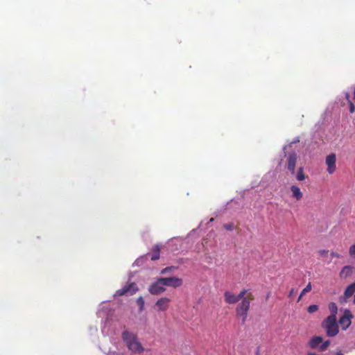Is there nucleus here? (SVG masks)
<instances>
[{
    "mask_svg": "<svg viewBox=\"0 0 355 355\" xmlns=\"http://www.w3.org/2000/svg\"><path fill=\"white\" fill-rule=\"evenodd\" d=\"M137 304L139 306V311H142L144 309V300L143 297L140 296L137 299Z\"/></svg>",
    "mask_w": 355,
    "mask_h": 355,
    "instance_id": "obj_21",
    "label": "nucleus"
},
{
    "mask_svg": "<svg viewBox=\"0 0 355 355\" xmlns=\"http://www.w3.org/2000/svg\"><path fill=\"white\" fill-rule=\"evenodd\" d=\"M139 288L135 282L125 285L122 288L117 290L114 296L132 295L138 291Z\"/></svg>",
    "mask_w": 355,
    "mask_h": 355,
    "instance_id": "obj_4",
    "label": "nucleus"
},
{
    "mask_svg": "<svg viewBox=\"0 0 355 355\" xmlns=\"http://www.w3.org/2000/svg\"><path fill=\"white\" fill-rule=\"evenodd\" d=\"M330 343L331 342L329 340L322 343V345L319 347L320 350V351L326 350L328 348V347L329 346Z\"/></svg>",
    "mask_w": 355,
    "mask_h": 355,
    "instance_id": "obj_24",
    "label": "nucleus"
},
{
    "mask_svg": "<svg viewBox=\"0 0 355 355\" xmlns=\"http://www.w3.org/2000/svg\"><path fill=\"white\" fill-rule=\"evenodd\" d=\"M322 327L325 330L327 336L334 337L339 332V327L336 318L328 316L321 324Z\"/></svg>",
    "mask_w": 355,
    "mask_h": 355,
    "instance_id": "obj_2",
    "label": "nucleus"
},
{
    "mask_svg": "<svg viewBox=\"0 0 355 355\" xmlns=\"http://www.w3.org/2000/svg\"><path fill=\"white\" fill-rule=\"evenodd\" d=\"M288 169L291 172L292 174L295 173V165L297 162V155L295 153H291L288 156Z\"/></svg>",
    "mask_w": 355,
    "mask_h": 355,
    "instance_id": "obj_11",
    "label": "nucleus"
},
{
    "mask_svg": "<svg viewBox=\"0 0 355 355\" xmlns=\"http://www.w3.org/2000/svg\"><path fill=\"white\" fill-rule=\"evenodd\" d=\"M164 286L173 288H178L182 285V279L176 277H161Z\"/></svg>",
    "mask_w": 355,
    "mask_h": 355,
    "instance_id": "obj_6",
    "label": "nucleus"
},
{
    "mask_svg": "<svg viewBox=\"0 0 355 355\" xmlns=\"http://www.w3.org/2000/svg\"><path fill=\"white\" fill-rule=\"evenodd\" d=\"M307 355H317V354L315 353H309Z\"/></svg>",
    "mask_w": 355,
    "mask_h": 355,
    "instance_id": "obj_34",
    "label": "nucleus"
},
{
    "mask_svg": "<svg viewBox=\"0 0 355 355\" xmlns=\"http://www.w3.org/2000/svg\"><path fill=\"white\" fill-rule=\"evenodd\" d=\"M296 178L299 181H302L305 179V175L303 171V168L300 167L296 174Z\"/></svg>",
    "mask_w": 355,
    "mask_h": 355,
    "instance_id": "obj_20",
    "label": "nucleus"
},
{
    "mask_svg": "<svg viewBox=\"0 0 355 355\" xmlns=\"http://www.w3.org/2000/svg\"><path fill=\"white\" fill-rule=\"evenodd\" d=\"M329 309L331 312V315L329 316H334L336 318V314L338 311V306L335 302H330L329 304Z\"/></svg>",
    "mask_w": 355,
    "mask_h": 355,
    "instance_id": "obj_18",
    "label": "nucleus"
},
{
    "mask_svg": "<svg viewBox=\"0 0 355 355\" xmlns=\"http://www.w3.org/2000/svg\"><path fill=\"white\" fill-rule=\"evenodd\" d=\"M271 295V292H268L266 295V300H268Z\"/></svg>",
    "mask_w": 355,
    "mask_h": 355,
    "instance_id": "obj_31",
    "label": "nucleus"
},
{
    "mask_svg": "<svg viewBox=\"0 0 355 355\" xmlns=\"http://www.w3.org/2000/svg\"><path fill=\"white\" fill-rule=\"evenodd\" d=\"M171 269V268L166 267V268H164V269H162V270H161V274H162V275H164V274H165L166 272L169 271Z\"/></svg>",
    "mask_w": 355,
    "mask_h": 355,
    "instance_id": "obj_28",
    "label": "nucleus"
},
{
    "mask_svg": "<svg viewBox=\"0 0 355 355\" xmlns=\"http://www.w3.org/2000/svg\"><path fill=\"white\" fill-rule=\"evenodd\" d=\"M248 292V289H242L239 295L233 293L232 291H227L224 293V300L226 304H234L237 303L241 297L245 295Z\"/></svg>",
    "mask_w": 355,
    "mask_h": 355,
    "instance_id": "obj_3",
    "label": "nucleus"
},
{
    "mask_svg": "<svg viewBox=\"0 0 355 355\" xmlns=\"http://www.w3.org/2000/svg\"><path fill=\"white\" fill-rule=\"evenodd\" d=\"M355 293V282L347 286L344 292V298H350Z\"/></svg>",
    "mask_w": 355,
    "mask_h": 355,
    "instance_id": "obj_14",
    "label": "nucleus"
},
{
    "mask_svg": "<svg viewBox=\"0 0 355 355\" xmlns=\"http://www.w3.org/2000/svg\"><path fill=\"white\" fill-rule=\"evenodd\" d=\"M291 190L293 193V197L296 198L297 200H300L302 198V193L301 192L300 188L297 186H291Z\"/></svg>",
    "mask_w": 355,
    "mask_h": 355,
    "instance_id": "obj_17",
    "label": "nucleus"
},
{
    "mask_svg": "<svg viewBox=\"0 0 355 355\" xmlns=\"http://www.w3.org/2000/svg\"><path fill=\"white\" fill-rule=\"evenodd\" d=\"M160 257V248L158 245L153 246L151 250L150 259L152 261H156L159 259Z\"/></svg>",
    "mask_w": 355,
    "mask_h": 355,
    "instance_id": "obj_16",
    "label": "nucleus"
},
{
    "mask_svg": "<svg viewBox=\"0 0 355 355\" xmlns=\"http://www.w3.org/2000/svg\"><path fill=\"white\" fill-rule=\"evenodd\" d=\"M311 289H312L311 284V282H309V284L306 286V287L302 291L301 296H303L306 293L310 292L311 291Z\"/></svg>",
    "mask_w": 355,
    "mask_h": 355,
    "instance_id": "obj_23",
    "label": "nucleus"
},
{
    "mask_svg": "<svg viewBox=\"0 0 355 355\" xmlns=\"http://www.w3.org/2000/svg\"><path fill=\"white\" fill-rule=\"evenodd\" d=\"M148 292L154 295H158L163 293L166 291L165 286H164L162 278H157L156 281L152 283L148 288Z\"/></svg>",
    "mask_w": 355,
    "mask_h": 355,
    "instance_id": "obj_5",
    "label": "nucleus"
},
{
    "mask_svg": "<svg viewBox=\"0 0 355 355\" xmlns=\"http://www.w3.org/2000/svg\"><path fill=\"white\" fill-rule=\"evenodd\" d=\"M170 302V298L162 297L157 300L155 308L157 311H166L169 308Z\"/></svg>",
    "mask_w": 355,
    "mask_h": 355,
    "instance_id": "obj_7",
    "label": "nucleus"
},
{
    "mask_svg": "<svg viewBox=\"0 0 355 355\" xmlns=\"http://www.w3.org/2000/svg\"><path fill=\"white\" fill-rule=\"evenodd\" d=\"M354 272V268L351 266H344L340 272L339 276L341 279H345L352 275Z\"/></svg>",
    "mask_w": 355,
    "mask_h": 355,
    "instance_id": "obj_13",
    "label": "nucleus"
},
{
    "mask_svg": "<svg viewBox=\"0 0 355 355\" xmlns=\"http://www.w3.org/2000/svg\"><path fill=\"white\" fill-rule=\"evenodd\" d=\"M128 349L135 354H141L144 351V348L138 338L130 344Z\"/></svg>",
    "mask_w": 355,
    "mask_h": 355,
    "instance_id": "obj_12",
    "label": "nucleus"
},
{
    "mask_svg": "<svg viewBox=\"0 0 355 355\" xmlns=\"http://www.w3.org/2000/svg\"><path fill=\"white\" fill-rule=\"evenodd\" d=\"M241 302L236 308V313L238 317L242 318V322L245 323L248 317V313L250 309V303L254 300L253 293L248 290L247 293L241 297Z\"/></svg>",
    "mask_w": 355,
    "mask_h": 355,
    "instance_id": "obj_1",
    "label": "nucleus"
},
{
    "mask_svg": "<svg viewBox=\"0 0 355 355\" xmlns=\"http://www.w3.org/2000/svg\"><path fill=\"white\" fill-rule=\"evenodd\" d=\"M349 254L351 255H355V244L350 247V248H349Z\"/></svg>",
    "mask_w": 355,
    "mask_h": 355,
    "instance_id": "obj_27",
    "label": "nucleus"
},
{
    "mask_svg": "<svg viewBox=\"0 0 355 355\" xmlns=\"http://www.w3.org/2000/svg\"><path fill=\"white\" fill-rule=\"evenodd\" d=\"M345 96V98L347 101L348 104L349 105V112L351 113L354 112H355V105L352 102V101L349 99V93L346 92Z\"/></svg>",
    "mask_w": 355,
    "mask_h": 355,
    "instance_id": "obj_19",
    "label": "nucleus"
},
{
    "mask_svg": "<svg viewBox=\"0 0 355 355\" xmlns=\"http://www.w3.org/2000/svg\"><path fill=\"white\" fill-rule=\"evenodd\" d=\"M354 100L355 101V87H354Z\"/></svg>",
    "mask_w": 355,
    "mask_h": 355,
    "instance_id": "obj_35",
    "label": "nucleus"
},
{
    "mask_svg": "<svg viewBox=\"0 0 355 355\" xmlns=\"http://www.w3.org/2000/svg\"><path fill=\"white\" fill-rule=\"evenodd\" d=\"M121 337L125 343L127 347H128L130 345V344H132L134 341H135L137 339L136 334L128 331H123Z\"/></svg>",
    "mask_w": 355,
    "mask_h": 355,
    "instance_id": "obj_10",
    "label": "nucleus"
},
{
    "mask_svg": "<svg viewBox=\"0 0 355 355\" xmlns=\"http://www.w3.org/2000/svg\"><path fill=\"white\" fill-rule=\"evenodd\" d=\"M295 293V291L293 288H292L290 292H289V294H288V297H291Z\"/></svg>",
    "mask_w": 355,
    "mask_h": 355,
    "instance_id": "obj_30",
    "label": "nucleus"
},
{
    "mask_svg": "<svg viewBox=\"0 0 355 355\" xmlns=\"http://www.w3.org/2000/svg\"><path fill=\"white\" fill-rule=\"evenodd\" d=\"M336 154L331 153L326 157L325 163L327 165V171L329 174H332L336 171Z\"/></svg>",
    "mask_w": 355,
    "mask_h": 355,
    "instance_id": "obj_8",
    "label": "nucleus"
},
{
    "mask_svg": "<svg viewBox=\"0 0 355 355\" xmlns=\"http://www.w3.org/2000/svg\"><path fill=\"white\" fill-rule=\"evenodd\" d=\"M322 338L320 336H313L309 341V345L311 349H315L322 343Z\"/></svg>",
    "mask_w": 355,
    "mask_h": 355,
    "instance_id": "obj_15",
    "label": "nucleus"
},
{
    "mask_svg": "<svg viewBox=\"0 0 355 355\" xmlns=\"http://www.w3.org/2000/svg\"><path fill=\"white\" fill-rule=\"evenodd\" d=\"M209 222H210V223L214 222V219L213 218H211L209 219Z\"/></svg>",
    "mask_w": 355,
    "mask_h": 355,
    "instance_id": "obj_33",
    "label": "nucleus"
},
{
    "mask_svg": "<svg viewBox=\"0 0 355 355\" xmlns=\"http://www.w3.org/2000/svg\"><path fill=\"white\" fill-rule=\"evenodd\" d=\"M224 229H225L227 231H232L234 229H236V227L234 225V223H225L223 225Z\"/></svg>",
    "mask_w": 355,
    "mask_h": 355,
    "instance_id": "obj_25",
    "label": "nucleus"
},
{
    "mask_svg": "<svg viewBox=\"0 0 355 355\" xmlns=\"http://www.w3.org/2000/svg\"><path fill=\"white\" fill-rule=\"evenodd\" d=\"M331 255L333 257H337V258H340V255L338 254V253L336 252H332L331 253Z\"/></svg>",
    "mask_w": 355,
    "mask_h": 355,
    "instance_id": "obj_29",
    "label": "nucleus"
},
{
    "mask_svg": "<svg viewBox=\"0 0 355 355\" xmlns=\"http://www.w3.org/2000/svg\"><path fill=\"white\" fill-rule=\"evenodd\" d=\"M329 251L326 250H320L318 251L319 254L321 257H325L328 254Z\"/></svg>",
    "mask_w": 355,
    "mask_h": 355,
    "instance_id": "obj_26",
    "label": "nucleus"
},
{
    "mask_svg": "<svg viewBox=\"0 0 355 355\" xmlns=\"http://www.w3.org/2000/svg\"><path fill=\"white\" fill-rule=\"evenodd\" d=\"M352 318V315L350 313V311L349 310H346L344 315L339 320V324L343 330L347 329V328H348L351 324Z\"/></svg>",
    "mask_w": 355,
    "mask_h": 355,
    "instance_id": "obj_9",
    "label": "nucleus"
},
{
    "mask_svg": "<svg viewBox=\"0 0 355 355\" xmlns=\"http://www.w3.org/2000/svg\"><path fill=\"white\" fill-rule=\"evenodd\" d=\"M303 296H301V294L300 295L297 302H300Z\"/></svg>",
    "mask_w": 355,
    "mask_h": 355,
    "instance_id": "obj_32",
    "label": "nucleus"
},
{
    "mask_svg": "<svg viewBox=\"0 0 355 355\" xmlns=\"http://www.w3.org/2000/svg\"><path fill=\"white\" fill-rule=\"evenodd\" d=\"M318 309H319V307L318 305L312 304V305H310L309 306H308L307 311L309 313H313L318 311Z\"/></svg>",
    "mask_w": 355,
    "mask_h": 355,
    "instance_id": "obj_22",
    "label": "nucleus"
}]
</instances>
